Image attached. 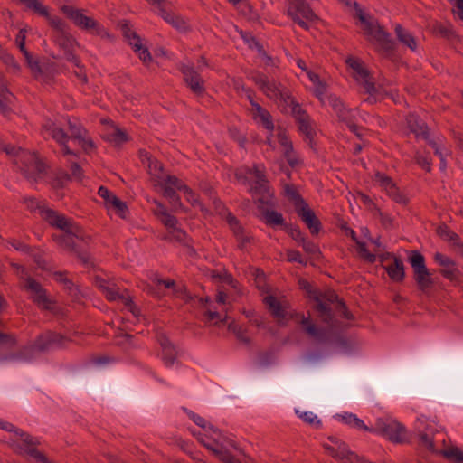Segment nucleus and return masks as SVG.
<instances>
[{
	"label": "nucleus",
	"mask_w": 463,
	"mask_h": 463,
	"mask_svg": "<svg viewBox=\"0 0 463 463\" xmlns=\"http://www.w3.org/2000/svg\"><path fill=\"white\" fill-rule=\"evenodd\" d=\"M388 259H392V261L390 264L383 266V268L390 279L394 282L403 281L405 271L402 260L393 254L387 253L382 257V261H385Z\"/></svg>",
	"instance_id": "obj_27"
},
{
	"label": "nucleus",
	"mask_w": 463,
	"mask_h": 463,
	"mask_svg": "<svg viewBox=\"0 0 463 463\" xmlns=\"http://www.w3.org/2000/svg\"><path fill=\"white\" fill-rule=\"evenodd\" d=\"M22 288L31 294L32 300L43 309L53 308V301L48 298L46 290L33 278H26V283H24Z\"/></svg>",
	"instance_id": "obj_14"
},
{
	"label": "nucleus",
	"mask_w": 463,
	"mask_h": 463,
	"mask_svg": "<svg viewBox=\"0 0 463 463\" xmlns=\"http://www.w3.org/2000/svg\"><path fill=\"white\" fill-rule=\"evenodd\" d=\"M354 242L357 245L358 252L361 255V257H363L369 262L373 263L376 260V257L374 254L369 252V250H367L366 244L363 241H360L359 240H357V241H354Z\"/></svg>",
	"instance_id": "obj_57"
},
{
	"label": "nucleus",
	"mask_w": 463,
	"mask_h": 463,
	"mask_svg": "<svg viewBox=\"0 0 463 463\" xmlns=\"http://www.w3.org/2000/svg\"><path fill=\"white\" fill-rule=\"evenodd\" d=\"M407 126L417 137L428 138V127L426 123L414 114H410L406 118Z\"/></svg>",
	"instance_id": "obj_34"
},
{
	"label": "nucleus",
	"mask_w": 463,
	"mask_h": 463,
	"mask_svg": "<svg viewBox=\"0 0 463 463\" xmlns=\"http://www.w3.org/2000/svg\"><path fill=\"white\" fill-rule=\"evenodd\" d=\"M415 160L417 164L421 166L424 170L427 172H430L431 170V164L430 159L422 154H420L419 152L415 155Z\"/></svg>",
	"instance_id": "obj_62"
},
{
	"label": "nucleus",
	"mask_w": 463,
	"mask_h": 463,
	"mask_svg": "<svg viewBox=\"0 0 463 463\" xmlns=\"http://www.w3.org/2000/svg\"><path fill=\"white\" fill-rule=\"evenodd\" d=\"M346 64L354 71V78L361 84L365 92L373 95L376 92L374 83L371 80L370 73L364 68L363 61L354 57H348L345 61Z\"/></svg>",
	"instance_id": "obj_13"
},
{
	"label": "nucleus",
	"mask_w": 463,
	"mask_h": 463,
	"mask_svg": "<svg viewBox=\"0 0 463 463\" xmlns=\"http://www.w3.org/2000/svg\"><path fill=\"white\" fill-rule=\"evenodd\" d=\"M228 329L232 331L241 342L249 345L250 338L247 336V331L241 326L236 324L233 320L229 323Z\"/></svg>",
	"instance_id": "obj_46"
},
{
	"label": "nucleus",
	"mask_w": 463,
	"mask_h": 463,
	"mask_svg": "<svg viewBox=\"0 0 463 463\" xmlns=\"http://www.w3.org/2000/svg\"><path fill=\"white\" fill-rule=\"evenodd\" d=\"M327 100L329 105L336 113L338 118L345 122L352 132H354L357 137H360V133L357 132L358 127L354 122L352 112L350 109L345 108L344 102L335 95H329Z\"/></svg>",
	"instance_id": "obj_19"
},
{
	"label": "nucleus",
	"mask_w": 463,
	"mask_h": 463,
	"mask_svg": "<svg viewBox=\"0 0 463 463\" xmlns=\"http://www.w3.org/2000/svg\"><path fill=\"white\" fill-rule=\"evenodd\" d=\"M362 24L364 25V33L372 36L377 43H379L381 49L385 53H390L393 51L395 43L391 38L390 33L385 32L376 21L366 19V22Z\"/></svg>",
	"instance_id": "obj_10"
},
{
	"label": "nucleus",
	"mask_w": 463,
	"mask_h": 463,
	"mask_svg": "<svg viewBox=\"0 0 463 463\" xmlns=\"http://www.w3.org/2000/svg\"><path fill=\"white\" fill-rule=\"evenodd\" d=\"M109 208H113L121 218H126L128 206L126 203L121 201L118 197H112V201Z\"/></svg>",
	"instance_id": "obj_53"
},
{
	"label": "nucleus",
	"mask_w": 463,
	"mask_h": 463,
	"mask_svg": "<svg viewBox=\"0 0 463 463\" xmlns=\"http://www.w3.org/2000/svg\"><path fill=\"white\" fill-rule=\"evenodd\" d=\"M62 232H64L63 234L53 235V240L60 247L63 248L64 250L70 252H77L74 239L82 237L81 227L77 224V232L74 233L70 232L68 230H62Z\"/></svg>",
	"instance_id": "obj_28"
},
{
	"label": "nucleus",
	"mask_w": 463,
	"mask_h": 463,
	"mask_svg": "<svg viewBox=\"0 0 463 463\" xmlns=\"http://www.w3.org/2000/svg\"><path fill=\"white\" fill-rule=\"evenodd\" d=\"M71 340L56 332L45 331L39 335L33 344L23 347L16 354L11 355V359H32L36 353L49 352L53 349L64 348Z\"/></svg>",
	"instance_id": "obj_2"
},
{
	"label": "nucleus",
	"mask_w": 463,
	"mask_h": 463,
	"mask_svg": "<svg viewBox=\"0 0 463 463\" xmlns=\"http://www.w3.org/2000/svg\"><path fill=\"white\" fill-rule=\"evenodd\" d=\"M328 439L335 444L337 459L342 463H355V460L358 459V456L349 449L347 444L335 437H329Z\"/></svg>",
	"instance_id": "obj_30"
},
{
	"label": "nucleus",
	"mask_w": 463,
	"mask_h": 463,
	"mask_svg": "<svg viewBox=\"0 0 463 463\" xmlns=\"http://www.w3.org/2000/svg\"><path fill=\"white\" fill-rule=\"evenodd\" d=\"M103 293L105 294L106 298L110 301L117 299H121L122 301H124V298H127L123 294L119 293L118 288L114 284L107 287Z\"/></svg>",
	"instance_id": "obj_56"
},
{
	"label": "nucleus",
	"mask_w": 463,
	"mask_h": 463,
	"mask_svg": "<svg viewBox=\"0 0 463 463\" xmlns=\"http://www.w3.org/2000/svg\"><path fill=\"white\" fill-rule=\"evenodd\" d=\"M437 233L445 240L451 241L454 245H460L459 236L451 231L447 225H440L437 229Z\"/></svg>",
	"instance_id": "obj_48"
},
{
	"label": "nucleus",
	"mask_w": 463,
	"mask_h": 463,
	"mask_svg": "<svg viewBox=\"0 0 463 463\" xmlns=\"http://www.w3.org/2000/svg\"><path fill=\"white\" fill-rule=\"evenodd\" d=\"M362 24L364 25V33L372 36L377 43H379L381 49L385 53H390L393 51L395 43L391 38L390 33L385 32L376 21L366 19V22Z\"/></svg>",
	"instance_id": "obj_11"
},
{
	"label": "nucleus",
	"mask_w": 463,
	"mask_h": 463,
	"mask_svg": "<svg viewBox=\"0 0 463 463\" xmlns=\"http://www.w3.org/2000/svg\"><path fill=\"white\" fill-rule=\"evenodd\" d=\"M302 247L306 253L317 260L319 259L322 254L318 245L307 239L303 241Z\"/></svg>",
	"instance_id": "obj_54"
},
{
	"label": "nucleus",
	"mask_w": 463,
	"mask_h": 463,
	"mask_svg": "<svg viewBox=\"0 0 463 463\" xmlns=\"http://www.w3.org/2000/svg\"><path fill=\"white\" fill-rule=\"evenodd\" d=\"M250 191L254 195H260L258 201L261 203H268L272 194L269 185V181L254 182L250 187Z\"/></svg>",
	"instance_id": "obj_38"
},
{
	"label": "nucleus",
	"mask_w": 463,
	"mask_h": 463,
	"mask_svg": "<svg viewBox=\"0 0 463 463\" xmlns=\"http://www.w3.org/2000/svg\"><path fill=\"white\" fill-rule=\"evenodd\" d=\"M250 105L253 109V118L255 120L259 119L266 129L272 131L274 124L270 113L254 100H250Z\"/></svg>",
	"instance_id": "obj_32"
},
{
	"label": "nucleus",
	"mask_w": 463,
	"mask_h": 463,
	"mask_svg": "<svg viewBox=\"0 0 463 463\" xmlns=\"http://www.w3.org/2000/svg\"><path fill=\"white\" fill-rule=\"evenodd\" d=\"M155 203L161 208L160 212H155V214L157 216L159 221L169 230L175 228L178 222L176 217L170 214L161 203L157 201Z\"/></svg>",
	"instance_id": "obj_42"
},
{
	"label": "nucleus",
	"mask_w": 463,
	"mask_h": 463,
	"mask_svg": "<svg viewBox=\"0 0 463 463\" xmlns=\"http://www.w3.org/2000/svg\"><path fill=\"white\" fill-rule=\"evenodd\" d=\"M158 343L162 347V360L166 366H172L176 359L177 352L169 339L160 335L157 337Z\"/></svg>",
	"instance_id": "obj_31"
},
{
	"label": "nucleus",
	"mask_w": 463,
	"mask_h": 463,
	"mask_svg": "<svg viewBox=\"0 0 463 463\" xmlns=\"http://www.w3.org/2000/svg\"><path fill=\"white\" fill-rule=\"evenodd\" d=\"M156 185L163 189L164 196L169 199L174 206H182L180 197L175 192V190L183 191L186 185L182 180L175 175H165L164 179H161Z\"/></svg>",
	"instance_id": "obj_15"
},
{
	"label": "nucleus",
	"mask_w": 463,
	"mask_h": 463,
	"mask_svg": "<svg viewBox=\"0 0 463 463\" xmlns=\"http://www.w3.org/2000/svg\"><path fill=\"white\" fill-rule=\"evenodd\" d=\"M409 262L413 269V279L418 288L422 292H427L433 287L434 279L426 266L424 256L418 250H411Z\"/></svg>",
	"instance_id": "obj_8"
},
{
	"label": "nucleus",
	"mask_w": 463,
	"mask_h": 463,
	"mask_svg": "<svg viewBox=\"0 0 463 463\" xmlns=\"http://www.w3.org/2000/svg\"><path fill=\"white\" fill-rule=\"evenodd\" d=\"M274 100L278 102L282 112H288V109H290L292 115H294L295 107L300 106L299 103L292 97L289 90L285 87L279 94V99Z\"/></svg>",
	"instance_id": "obj_36"
},
{
	"label": "nucleus",
	"mask_w": 463,
	"mask_h": 463,
	"mask_svg": "<svg viewBox=\"0 0 463 463\" xmlns=\"http://www.w3.org/2000/svg\"><path fill=\"white\" fill-rule=\"evenodd\" d=\"M262 214L264 217L265 223L269 226H281L285 231V225H288V223L285 222L283 215L275 210L266 209L263 211Z\"/></svg>",
	"instance_id": "obj_41"
},
{
	"label": "nucleus",
	"mask_w": 463,
	"mask_h": 463,
	"mask_svg": "<svg viewBox=\"0 0 463 463\" xmlns=\"http://www.w3.org/2000/svg\"><path fill=\"white\" fill-rule=\"evenodd\" d=\"M249 174L253 175L255 177L254 182H264L267 180L265 175V167L263 165H254L251 169L249 170Z\"/></svg>",
	"instance_id": "obj_59"
},
{
	"label": "nucleus",
	"mask_w": 463,
	"mask_h": 463,
	"mask_svg": "<svg viewBox=\"0 0 463 463\" xmlns=\"http://www.w3.org/2000/svg\"><path fill=\"white\" fill-rule=\"evenodd\" d=\"M41 217L52 227L61 231L68 230L71 233L77 232V223L74 222L72 219L67 218L64 214L53 209L48 207L43 209Z\"/></svg>",
	"instance_id": "obj_17"
},
{
	"label": "nucleus",
	"mask_w": 463,
	"mask_h": 463,
	"mask_svg": "<svg viewBox=\"0 0 463 463\" xmlns=\"http://www.w3.org/2000/svg\"><path fill=\"white\" fill-rule=\"evenodd\" d=\"M23 203L32 212L38 210L41 216L43 209L47 208L44 202L39 201L35 197H24Z\"/></svg>",
	"instance_id": "obj_49"
},
{
	"label": "nucleus",
	"mask_w": 463,
	"mask_h": 463,
	"mask_svg": "<svg viewBox=\"0 0 463 463\" xmlns=\"http://www.w3.org/2000/svg\"><path fill=\"white\" fill-rule=\"evenodd\" d=\"M11 98L12 93L7 90L4 75L0 72V112L5 116L11 111L9 107Z\"/></svg>",
	"instance_id": "obj_37"
},
{
	"label": "nucleus",
	"mask_w": 463,
	"mask_h": 463,
	"mask_svg": "<svg viewBox=\"0 0 463 463\" xmlns=\"http://www.w3.org/2000/svg\"><path fill=\"white\" fill-rule=\"evenodd\" d=\"M0 428L6 431L14 432L15 436L19 437L20 442L17 440H12L10 443L14 453L19 455L26 453L37 461L52 463L44 454L37 449L36 447L39 444V441L35 438L26 432H24L22 430L15 428L12 423L7 421L0 420Z\"/></svg>",
	"instance_id": "obj_4"
},
{
	"label": "nucleus",
	"mask_w": 463,
	"mask_h": 463,
	"mask_svg": "<svg viewBox=\"0 0 463 463\" xmlns=\"http://www.w3.org/2000/svg\"><path fill=\"white\" fill-rule=\"evenodd\" d=\"M283 193L287 199L294 205L295 210L306 203V201L298 193L297 186L292 184H284Z\"/></svg>",
	"instance_id": "obj_40"
},
{
	"label": "nucleus",
	"mask_w": 463,
	"mask_h": 463,
	"mask_svg": "<svg viewBox=\"0 0 463 463\" xmlns=\"http://www.w3.org/2000/svg\"><path fill=\"white\" fill-rule=\"evenodd\" d=\"M293 117L298 125L299 132L305 136L306 140L311 143L316 132L308 114L300 106H296Z\"/></svg>",
	"instance_id": "obj_25"
},
{
	"label": "nucleus",
	"mask_w": 463,
	"mask_h": 463,
	"mask_svg": "<svg viewBox=\"0 0 463 463\" xmlns=\"http://www.w3.org/2000/svg\"><path fill=\"white\" fill-rule=\"evenodd\" d=\"M286 14L304 30L309 29V24L318 20L310 5L306 0H285Z\"/></svg>",
	"instance_id": "obj_7"
},
{
	"label": "nucleus",
	"mask_w": 463,
	"mask_h": 463,
	"mask_svg": "<svg viewBox=\"0 0 463 463\" xmlns=\"http://www.w3.org/2000/svg\"><path fill=\"white\" fill-rule=\"evenodd\" d=\"M70 157L68 158V162L71 164V175H68V174H65L64 175V178L66 180H70L71 178H73L77 181H81L82 178H83V170L81 168V166L78 164V157H74V156H69Z\"/></svg>",
	"instance_id": "obj_45"
},
{
	"label": "nucleus",
	"mask_w": 463,
	"mask_h": 463,
	"mask_svg": "<svg viewBox=\"0 0 463 463\" xmlns=\"http://www.w3.org/2000/svg\"><path fill=\"white\" fill-rule=\"evenodd\" d=\"M61 11L70 19L75 26L82 31H87L91 34L101 38L111 39L112 36L106 31L104 26L97 20L84 14L83 9L76 8L72 5H63Z\"/></svg>",
	"instance_id": "obj_5"
},
{
	"label": "nucleus",
	"mask_w": 463,
	"mask_h": 463,
	"mask_svg": "<svg viewBox=\"0 0 463 463\" xmlns=\"http://www.w3.org/2000/svg\"><path fill=\"white\" fill-rule=\"evenodd\" d=\"M253 81L259 86L262 92L270 99H279V94L284 86L276 80H269L263 73H257L253 76Z\"/></svg>",
	"instance_id": "obj_23"
},
{
	"label": "nucleus",
	"mask_w": 463,
	"mask_h": 463,
	"mask_svg": "<svg viewBox=\"0 0 463 463\" xmlns=\"http://www.w3.org/2000/svg\"><path fill=\"white\" fill-rule=\"evenodd\" d=\"M43 130L44 135L52 137L60 145L63 156H78V153L70 148L68 145L70 140L77 142L86 153L94 147L92 140L87 137V130L76 118L68 119L70 134H67L61 127L52 121L45 123L43 126Z\"/></svg>",
	"instance_id": "obj_1"
},
{
	"label": "nucleus",
	"mask_w": 463,
	"mask_h": 463,
	"mask_svg": "<svg viewBox=\"0 0 463 463\" xmlns=\"http://www.w3.org/2000/svg\"><path fill=\"white\" fill-rule=\"evenodd\" d=\"M284 156L291 167H296L300 163L293 148H291L290 151L284 150Z\"/></svg>",
	"instance_id": "obj_64"
},
{
	"label": "nucleus",
	"mask_w": 463,
	"mask_h": 463,
	"mask_svg": "<svg viewBox=\"0 0 463 463\" xmlns=\"http://www.w3.org/2000/svg\"><path fill=\"white\" fill-rule=\"evenodd\" d=\"M263 301L273 317L277 319L278 323L284 324V320H287L288 317H293V314L288 312V304L286 301L281 302L272 295L265 297Z\"/></svg>",
	"instance_id": "obj_24"
},
{
	"label": "nucleus",
	"mask_w": 463,
	"mask_h": 463,
	"mask_svg": "<svg viewBox=\"0 0 463 463\" xmlns=\"http://www.w3.org/2000/svg\"><path fill=\"white\" fill-rule=\"evenodd\" d=\"M24 56L28 67L33 73L34 77L38 78V76L42 74V70L39 62L33 57V55L28 51H24Z\"/></svg>",
	"instance_id": "obj_52"
},
{
	"label": "nucleus",
	"mask_w": 463,
	"mask_h": 463,
	"mask_svg": "<svg viewBox=\"0 0 463 463\" xmlns=\"http://www.w3.org/2000/svg\"><path fill=\"white\" fill-rule=\"evenodd\" d=\"M434 260L437 264H439L441 269H439V273L447 279L450 280L454 283L459 282L460 270L458 269L456 262L449 257L440 253L436 252L434 254Z\"/></svg>",
	"instance_id": "obj_20"
},
{
	"label": "nucleus",
	"mask_w": 463,
	"mask_h": 463,
	"mask_svg": "<svg viewBox=\"0 0 463 463\" xmlns=\"http://www.w3.org/2000/svg\"><path fill=\"white\" fill-rule=\"evenodd\" d=\"M300 324L305 333L307 334L310 337H312L313 339L319 343L326 342L327 331L324 328L317 327L315 324L311 322L309 317H305L304 316H302Z\"/></svg>",
	"instance_id": "obj_29"
},
{
	"label": "nucleus",
	"mask_w": 463,
	"mask_h": 463,
	"mask_svg": "<svg viewBox=\"0 0 463 463\" xmlns=\"http://www.w3.org/2000/svg\"><path fill=\"white\" fill-rule=\"evenodd\" d=\"M342 418V420L352 426V427H354L358 430H368V431H373L372 429L368 428L364 423V421L357 418L356 415L354 414H352V413H345V415H342L340 416Z\"/></svg>",
	"instance_id": "obj_47"
},
{
	"label": "nucleus",
	"mask_w": 463,
	"mask_h": 463,
	"mask_svg": "<svg viewBox=\"0 0 463 463\" xmlns=\"http://www.w3.org/2000/svg\"><path fill=\"white\" fill-rule=\"evenodd\" d=\"M386 194H388V196L390 198H392L397 203L407 204V203H408V198L399 189V187L396 185V184H393L392 186V188H390V190H388L386 192Z\"/></svg>",
	"instance_id": "obj_51"
},
{
	"label": "nucleus",
	"mask_w": 463,
	"mask_h": 463,
	"mask_svg": "<svg viewBox=\"0 0 463 463\" xmlns=\"http://www.w3.org/2000/svg\"><path fill=\"white\" fill-rule=\"evenodd\" d=\"M33 3L35 7L31 6L27 9L45 17L52 29V34L59 33L68 29L65 21L57 15H51L48 7L43 5L39 0H33Z\"/></svg>",
	"instance_id": "obj_21"
},
{
	"label": "nucleus",
	"mask_w": 463,
	"mask_h": 463,
	"mask_svg": "<svg viewBox=\"0 0 463 463\" xmlns=\"http://www.w3.org/2000/svg\"><path fill=\"white\" fill-rule=\"evenodd\" d=\"M287 260L289 262H297L302 265H306L307 261L304 260L302 255L298 250H288L286 252Z\"/></svg>",
	"instance_id": "obj_61"
},
{
	"label": "nucleus",
	"mask_w": 463,
	"mask_h": 463,
	"mask_svg": "<svg viewBox=\"0 0 463 463\" xmlns=\"http://www.w3.org/2000/svg\"><path fill=\"white\" fill-rule=\"evenodd\" d=\"M3 151L14 157V164L18 166L27 179L36 181L39 175L45 171L44 164L33 152L10 145L5 146Z\"/></svg>",
	"instance_id": "obj_3"
},
{
	"label": "nucleus",
	"mask_w": 463,
	"mask_h": 463,
	"mask_svg": "<svg viewBox=\"0 0 463 463\" xmlns=\"http://www.w3.org/2000/svg\"><path fill=\"white\" fill-rule=\"evenodd\" d=\"M285 232L301 246L303 241H305L307 239L305 234L299 230L298 226H294L292 224L285 225Z\"/></svg>",
	"instance_id": "obj_50"
},
{
	"label": "nucleus",
	"mask_w": 463,
	"mask_h": 463,
	"mask_svg": "<svg viewBox=\"0 0 463 463\" xmlns=\"http://www.w3.org/2000/svg\"><path fill=\"white\" fill-rule=\"evenodd\" d=\"M434 31L436 33L439 34L440 36L450 39L454 36V31L450 25L439 24L434 27Z\"/></svg>",
	"instance_id": "obj_58"
},
{
	"label": "nucleus",
	"mask_w": 463,
	"mask_h": 463,
	"mask_svg": "<svg viewBox=\"0 0 463 463\" xmlns=\"http://www.w3.org/2000/svg\"><path fill=\"white\" fill-rule=\"evenodd\" d=\"M220 214L228 223L238 242V248L241 250H245L247 245L251 242L252 236L247 232L237 217L222 206Z\"/></svg>",
	"instance_id": "obj_12"
},
{
	"label": "nucleus",
	"mask_w": 463,
	"mask_h": 463,
	"mask_svg": "<svg viewBox=\"0 0 463 463\" xmlns=\"http://www.w3.org/2000/svg\"><path fill=\"white\" fill-rule=\"evenodd\" d=\"M316 299V309L319 313V317L323 322L331 324L334 319L333 310L330 307L331 304H335V310L340 312L344 317L351 319L352 314L348 311L345 302L338 298V296L333 290H328L322 295L317 296Z\"/></svg>",
	"instance_id": "obj_6"
},
{
	"label": "nucleus",
	"mask_w": 463,
	"mask_h": 463,
	"mask_svg": "<svg viewBox=\"0 0 463 463\" xmlns=\"http://www.w3.org/2000/svg\"><path fill=\"white\" fill-rule=\"evenodd\" d=\"M438 453L454 463H463V451L458 447H449Z\"/></svg>",
	"instance_id": "obj_44"
},
{
	"label": "nucleus",
	"mask_w": 463,
	"mask_h": 463,
	"mask_svg": "<svg viewBox=\"0 0 463 463\" xmlns=\"http://www.w3.org/2000/svg\"><path fill=\"white\" fill-rule=\"evenodd\" d=\"M98 194L104 200L107 207H109L112 197H116V195L105 186H100L99 188Z\"/></svg>",
	"instance_id": "obj_63"
},
{
	"label": "nucleus",
	"mask_w": 463,
	"mask_h": 463,
	"mask_svg": "<svg viewBox=\"0 0 463 463\" xmlns=\"http://www.w3.org/2000/svg\"><path fill=\"white\" fill-rule=\"evenodd\" d=\"M124 36L128 39L129 44L132 46L135 52L139 56V59L145 63L152 61L151 53L146 47H144L140 36L127 24L122 28Z\"/></svg>",
	"instance_id": "obj_22"
},
{
	"label": "nucleus",
	"mask_w": 463,
	"mask_h": 463,
	"mask_svg": "<svg viewBox=\"0 0 463 463\" xmlns=\"http://www.w3.org/2000/svg\"><path fill=\"white\" fill-rule=\"evenodd\" d=\"M397 39L404 45L409 47L411 51H416L418 44L415 37L401 24H396L394 28Z\"/></svg>",
	"instance_id": "obj_39"
},
{
	"label": "nucleus",
	"mask_w": 463,
	"mask_h": 463,
	"mask_svg": "<svg viewBox=\"0 0 463 463\" xmlns=\"http://www.w3.org/2000/svg\"><path fill=\"white\" fill-rule=\"evenodd\" d=\"M374 181L377 182L385 192L390 190V188H392V186L395 184V183L390 176L380 172H377L375 174Z\"/></svg>",
	"instance_id": "obj_55"
},
{
	"label": "nucleus",
	"mask_w": 463,
	"mask_h": 463,
	"mask_svg": "<svg viewBox=\"0 0 463 463\" xmlns=\"http://www.w3.org/2000/svg\"><path fill=\"white\" fill-rule=\"evenodd\" d=\"M52 37L54 43L63 50L66 60L80 67V61L74 54V47L78 43L69 33L68 29L59 33L52 34Z\"/></svg>",
	"instance_id": "obj_16"
},
{
	"label": "nucleus",
	"mask_w": 463,
	"mask_h": 463,
	"mask_svg": "<svg viewBox=\"0 0 463 463\" xmlns=\"http://www.w3.org/2000/svg\"><path fill=\"white\" fill-rule=\"evenodd\" d=\"M157 14L169 24L179 31H186L188 25L186 22L179 15L172 12L170 5L165 9H161Z\"/></svg>",
	"instance_id": "obj_33"
},
{
	"label": "nucleus",
	"mask_w": 463,
	"mask_h": 463,
	"mask_svg": "<svg viewBox=\"0 0 463 463\" xmlns=\"http://www.w3.org/2000/svg\"><path fill=\"white\" fill-rule=\"evenodd\" d=\"M148 173L155 179L156 184L164 179V166L163 164L156 158H148Z\"/></svg>",
	"instance_id": "obj_43"
},
{
	"label": "nucleus",
	"mask_w": 463,
	"mask_h": 463,
	"mask_svg": "<svg viewBox=\"0 0 463 463\" xmlns=\"http://www.w3.org/2000/svg\"><path fill=\"white\" fill-rule=\"evenodd\" d=\"M198 439L207 449L213 451L216 456H218L219 459L222 463H241L238 458L232 456L230 452L226 450H222L216 449L213 443L206 442L203 438L202 434L198 435L194 434Z\"/></svg>",
	"instance_id": "obj_35"
},
{
	"label": "nucleus",
	"mask_w": 463,
	"mask_h": 463,
	"mask_svg": "<svg viewBox=\"0 0 463 463\" xmlns=\"http://www.w3.org/2000/svg\"><path fill=\"white\" fill-rule=\"evenodd\" d=\"M295 212L309 229L312 235H317L320 232L321 222L307 203L296 209Z\"/></svg>",
	"instance_id": "obj_26"
},
{
	"label": "nucleus",
	"mask_w": 463,
	"mask_h": 463,
	"mask_svg": "<svg viewBox=\"0 0 463 463\" xmlns=\"http://www.w3.org/2000/svg\"><path fill=\"white\" fill-rule=\"evenodd\" d=\"M373 431L377 432L394 443H404L407 441V431L400 422L379 418L376 420Z\"/></svg>",
	"instance_id": "obj_9"
},
{
	"label": "nucleus",
	"mask_w": 463,
	"mask_h": 463,
	"mask_svg": "<svg viewBox=\"0 0 463 463\" xmlns=\"http://www.w3.org/2000/svg\"><path fill=\"white\" fill-rule=\"evenodd\" d=\"M186 237H187L186 232L184 230H182L176 226L175 228L172 229L169 232L166 238L175 240L179 242H184Z\"/></svg>",
	"instance_id": "obj_60"
},
{
	"label": "nucleus",
	"mask_w": 463,
	"mask_h": 463,
	"mask_svg": "<svg viewBox=\"0 0 463 463\" xmlns=\"http://www.w3.org/2000/svg\"><path fill=\"white\" fill-rule=\"evenodd\" d=\"M179 70L184 76L187 87L196 96H203L205 93L204 80L193 65L181 64Z\"/></svg>",
	"instance_id": "obj_18"
}]
</instances>
